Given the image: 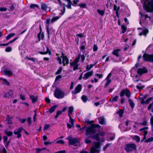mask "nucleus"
Wrapping results in <instances>:
<instances>
[{"label": "nucleus", "mask_w": 153, "mask_h": 153, "mask_svg": "<svg viewBox=\"0 0 153 153\" xmlns=\"http://www.w3.org/2000/svg\"><path fill=\"white\" fill-rule=\"evenodd\" d=\"M143 7L147 12H153V0H146L144 2Z\"/></svg>", "instance_id": "3"}, {"label": "nucleus", "mask_w": 153, "mask_h": 153, "mask_svg": "<svg viewBox=\"0 0 153 153\" xmlns=\"http://www.w3.org/2000/svg\"><path fill=\"white\" fill-rule=\"evenodd\" d=\"M46 24H47V32L48 35V37L49 38L50 33L49 32V30L48 29V25L51 23V20L50 19H48L46 21Z\"/></svg>", "instance_id": "23"}, {"label": "nucleus", "mask_w": 153, "mask_h": 153, "mask_svg": "<svg viewBox=\"0 0 153 153\" xmlns=\"http://www.w3.org/2000/svg\"><path fill=\"white\" fill-rule=\"evenodd\" d=\"M125 94L126 96L128 98H129L131 96V93L130 91L128 89L125 90H123L121 92L120 96L122 97L123 96L124 94Z\"/></svg>", "instance_id": "10"}, {"label": "nucleus", "mask_w": 153, "mask_h": 153, "mask_svg": "<svg viewBox=\"0 0 153 153\" xmlns=\"http://www.w3.org/2000/svg\"><path fill=\"white\" fill-rule=\"evenodd\" d=\"M132 138L133 139L135 140L137 143L139 142L140 140V137L137 135H135L132 137Z\"/></svg>", "instance_id": "27"}, {"label": "nucleus", "mask_w": 153, "mask_h": 153, "mask_svg": "<svg viewBox=\"0 0 153 153\" xmlns=\"http://www.w3.org/2000/svg\"><path fill=\"white\" fill-rule=\"evenodd\" d=\"M56 107V105H55L52 107L50 109L49 111V112L50 113L53 112L55 111V108Z\"/></svg>", "instance_id": "35"}, {"label": "nucleus", "mask_w": 153, "mask_h": 153, "mask_svg": "<svg viewBox=\"0 0 153 153\" xmlns=\"http://www.w3.org/2000/svg\"><path fill=\"white\" fill-rule=\"evenodd\" d=\"M57 60L59 62V64H61L62 63L64 66L69 63L68 59V58L64 55L63 53H62L60 56L57 57Z\"/></svg>", "instance_id": "5"}, {"label": "nucleus", "mask_w": 153, "mask_h": 153, "mask_svg": "<svg viewBox=\"0 0 153 153\" xmlns=\"http://www.w3.org/2000/svg\"><path fill=\"white\" fill-rule=\"evenodd\" d=\"M94 66V65L91 64L90 65H88L86 67L87 71H89Z\"/></svg>", "instance_id": "45"}, {"label": "nucleus", "mask_w": 153, "mask_h": 153, "mask_svg": "<svg viewBox=\"0 0 153 153\" xmlns=\"http://www.w3.org/2000/svg\"><path fill=\"white\" fill-rule=\"evenodd\" d=\"M143 57L145 61L153 62V54L150 55L145 53L143 55Z\"/></svg>", "instance_id": "9"}, {"label": "nucleus", "mask_w": 153, "mask_h": 153, "mask_svg": "<svg viewBox=\"0 0 153 153\" xmlns=\"http://www.w3.org/2000/svg\"><path fill=\"white\" fill-rule=\"evenodd\" d=\"M152 100V99L151 98H149L147 100H146V101L145 102V104H149L150 102V101Z\"/></svg>", "instance_id": "56"}, {"label": "nucleus", "mask_w": 153, "mask_h": 153, "mask_svg": "<svg viewBox=\"0 0 153 153\" xmlns=\"http://www.w3.org/2000/svg\"><path fill=\"white\" fill-rule=\"evenodd\" d=\"M74 108L72 106H70L68 108V117L71 116V114H72Z\"/></svg>", "instance_id": "24"}, {"label": "nucleus", "mask_w": 153, "mask_h": 153, "mask_svg": "<svg viewBox=\"0 0 153 153\" xmlns=\"http://www.w3.org/2000/svg\"><path fill=\"white\" fill-rule=\"evenodd\" d=\"M80 58H81L82 59V62H83V61L85 59V57L84 55H81L80 54H79L78 55V57H77L76 58H78V60L79 61V59Z\"/></svg>", "instance_id": "36"}, {"label": "nucleus", "mask_w": 153, "mask_h": 153, "mask_svg": "<svg viewBox=\"0 0 153 153\" xmlns=\"http://www.w3.org/2000/svg\"><path fill=\"white\" fill-rule=\"evenodd\" d=\"M152 109L151 111L153 112V101L152 103L150 104L148 108V109L150 111Z\"/></svg>", "instance_id": "41"}, {"label": "nucleus", "mask_w": 153, "mask_h": 153, "mask_svg": "<svg viewBox=\"0 0 153 153\" xmlns=\"http://www.w3.org/2000/svg\"><path fill=\"white\" fill-rule=\"evenodd\" d=\"M79 2V0H74L72 5L73 6H76L77 4Z\"/></svg>", "instance_id": "50"}, {"label": "nucleus", "mask_w": 153, "mask_h": 153, "mask_svg": "<svg viewBox=\"0 0 153 153\" xmlns=\"http://www.w3.org/2000/svg\"><path fill=\"white\" fill-rule=\"evenodd\" d=\"M63 13H62L61 16H56L53 18L51 20V23H53L55 21H57L61 17V16L63 15Z\"/></svg>", "instance_id": "26"}, {"label": "nucleus", "mask_w": 153, "mask_h": 153, "mask_svg": "<svg viewBox=\"0 0 153 153\" xmlns=\"http://www.w3.org/2000/svg\"><path fill=\"white\" fill-rule=\"evenodd\" d=\"M136 87L138 89L141 90L143 88H144L145 86L143 85L140 86V85H137L136 86Z\"/></svg>", "instance_id": "54"}, {"label": "nucleus", "mask_w": 153, "mask_h": 153, "mask_svg": "<svg viewBox=\"0 0 153 153\" xmlns=\"http://www.w3.org/2000/svg\"><path fill=\"white\" fill-rule=\"evenodd\" d=\"M54 95L57 98L60 99L63 98L65 94L63 90L57 88L55 90Z\"/></svg>", "instance_id": "4"}, {"label": "nucleus", "mask_w": 153, "mask_h": 153, "mask_svg": "<svg viewBox=\"0 0 153 153\" xmlns=\"http://www.w3.org/2000/svg\"><path fill=\"white\" fill-rule=\"evenodd\" d=\"M127 152H131L136 149V145L134 143H130L126 145L124 148Z\"/></svg>", "instance_id": "6"}, {"label": "nucleus", "mask_w": 153, "mask_h": 153, "mask_svg": "<svg viewBox=\"0 0 153 153\" xmlns=\"http://www.w3.org/2000/svg\"><path fill=\"white\" fill-rule=\"evenodd\" d=\"M45 149H46L45 148H43V149L37 148L36 149V153H39L41 151H42L43 150Z\"/></svg>", "instance_id": "49"}, {"label": "nucleus", "mask_w": 153, "mask_h": 153, "mask_svg": "<svg viewBox=\"0 0 153 153\" xmlns=\"http://www.w3.org/2000/svg\"><path fill=\"white\" fill-rule=\"evenodd\" d=\"M147 124V122L146 121H144L142 123H140V124L143 126H146Z\"/></svg>", "instance_id": "62"}, {"label": "nucleus", "mask_w": 153, "mask_h": 153, "mask_svg": "<svg viewBox=\"0 0 153 153\" xmlns=\"http://www.w3.org/2000/svg\"><path fill=\"white\" fill-rule=\"evenodd\" d=\"M62 71V68H60L56 72V74H60Z\"/></svg>", "instance_id": "63"}, {"label": "nucleus", "mask_w": 153, "mask_h": 153, "mask_svg": "<svg viewBox=\"0 0 153 153\" xmlns=\"http://www.w3.org/2000/svg\"><path fill=\"white\" fill-rule=\"evenodd\" d=\"M41 8L42 9L46 10L47 8V6L45 4H42L41 5Z\"/></svg>", "instance_id": "44"}, {"label": "nucleus", "mask_w": 153, "mask_h": 153, "mask_svg": "<svg viewBox=\"0 0 153 153\" xmlns=\"http://www.w3.org/2000/svg\"><path fill=\"white\" fill-rule=\"evenodd\" d=\"M8 94L9 97H12L13 96V91L12 90H10L8 92Z\"/></svg>", "instance_id": "42"}, {"label": "nucleus", "mask_w": 153, "mask_h": 153, "mask_svg": "<svg viewBox=\"0 0 153 153\" xmlns=\"http://www.w3.org/2000/svg\"><path fill=\"white\" fill-rule=\"evenodd\" d=\"M7 120L8 121V123L9 124H11L12 123V122L11 120L9 119V117L8 116L7 119Z\"/></svg>", "instance_id": "57"}, {"label": "nucleus", "mask_w": 153, "mask_h": 153, "mask_svg": "<svg viewBox=\"0 0 153 153\" xmlns=\"http://www.w3.org/2000/svg\"><path fill=\"white\" fill-rule=\"evenodd\" d=\"M138 29L139 30V36L144 35L146 36V34L149 33V30L146 28L144 27L142 28H138Z\"/></svg>", "instance_id": "8"}, {"label": "nucleus", "mask_w": 153, "mask_h": 153, "mask_svg": "<svg viewBox=\"0 0 153 153\" xmlns=\"http://www.w3.org/2000/svg\"><path fill=\"white\" fill-rule=\"evenodd\" d=\"M111 73H110L105 79L107 80V82L105 84V87H106L107 86H108L111 82V80L110 79V78L111 76Z\"/></svg>", "instance_id": "17"}, {"label": "nucleus", "mask_w": 153, "mask_h": 153, "mask_svg": "<svg viewBox=\"0 0 153 153\" xmlns=\"http://www.w3.org/2000/svg\"><path fill=\"white\" fill-rule=\"evenodd\" d=\"M69 141V144L75 146H79V143L78 139L76 138H72L71 136H68L67 138Z\"/></svg>", "instance_id": "7"}, {"label": "nucleus", "mask_w": 153, "mask_h": 153, "mask_svg": "<svg viewBox=\"0 0 153 153\" xmlns=\"http://www.w3.org/2000/svg\"><path fill=\"white\" fill-rule=\"evenodd\" d=\"M114 10L116 11V13L117 15L118 13V11L120 9V7H117L116 5H114Z\"/></svg>", "instance_id": "37"}, {"label": "nucleus", "mask_w": 153, "mask_h": 153, "mask_svg": "<svg viewBox=\"0 0 153 153\" xmlns=\"http://www.w3.org/2000/svg\"><path fill=\"white\" fill-rule=\"evenodd\" d=\"M79 6L82 8H85L86 7V4L85 3H82L79 4Z\"/></svg>", "instance_id": "51"}, {"label": "nucleus", "mask_w": 153, "mask_h": 153, "mask_svg": "<svg viewBox=\"0 0 153 153\" xmlns=\"http://www.w3.org/2000/svg\"><path fill=\"white\" fill-rule=\"evenodd\" d=\"M50 127V125L48 124H46L45 125L44 130H45L48 129Z\"/></svg>", "instance_id": "52"}, {"label": "nucleus", "mask_w": 153, "mask_h": 153, "mask_svg": "<svg viewBox=\"0 0 153 153\" xmlns=\"http://www.w3.org/2000/svg\"><path fill=\"white\" fill-rule=\"evenodd\" d=\"M93 73L92 71L88 72L85 74L83 77V79L85 80L87 79L89 77L91 76Z\"/></svg>", "instance_id": "15"}, {"label": "nucleus", "mask_w": 153, "mask_h": 153, "mask_svg": "<svg viewBox=\"0 0 153 153\" xmlns=\"http://www.w3.org/2000/svg\"><path fill=\"white\" fill-rule=\"evenodd\" d=\"M2 80L4 83L7 85H9L10 84L9 82L5 79H3L2 78H0V80Z\"/></svg>", "instance_id": "31"}, {"label": "nucleus", "mask_w": 153, "mask_h": 153, "mask_svg": "<svg viewBox=\"0 0 153 153\" xmlns=\"http://www.w3.org/2000/svg\"><path fill=\"white\" fill-rule=\"evenodd\" d=\"M121 28L122 29V33H124L126 31V27L123 25H122Z\"/></svg>", "instance_id": "48"}, {"label": "nucleus", "mask_w": 153, "mask_h": 153, "mask_svg": "<svg viewBox=\"0 0 153 153\" xmlns=\"http://www.w3.org/2000/svg\"><path fill=\"white\" fill-rule=\"evenodd\" d=\"M56 143H60L62 144L64 143V142L62 140H58L56 141Z\"/></svg>", "instance_id": "59"}, {"label": "nucleus", "mask_w": 153, "mask_h": 153, "mask_svg": "<svg viewBox=\"0 0 153 153\" xmlns=\"http://www.w3.org/2000/svg\"><path fill=\"white\" fill-rule=\"evenodd\" d=\"M3 139H4V143L5 145L6 148H7V146H8L9 142V141L7 142V141L8 140V138L6 136H4L3 137Z\"/></svg>", "instance_id": "25"}, {"label": "nucleus", "mask_w": 153, "mask_h": 153, "mask_svg": "<svg viewBox=\"0 0 153 153\" xmlns=\"http://www.w3.org/2000/svg\"><path fill=\"white\" fill-rule=\"evenodd\" d=\"M97 12L101 16H103L104 14L105 11L100 10V9H98L97 10Z\"/></svg>", "instance_id": "39"}, {"label": "nucleus", "mask_w": 153, "mask_h": 153, "mask_svg": "<svg viewBox=\"0 0 153 153\" xmlns=\"http://www.w3.org/2000/svg\"><path fill=\"white\" fill-rule=\"evenodd\" d=\"M81 99L83 102H86L88 100V99L86 96L84 95H82V96L81 97Z\"/></svg>", "instance_id": "38"}, {"label": "nucleus", "mask_w": 153, "mask_h": 153, "mask_svg": "<svg viewBox=\"0 0 153 153\" xmlns=\"http://www.w3.org/2000/svg\"><path fill=\"white\" fill-rule=\"evenodd\" d=\"M30 97L33 103L35 102L37 100L38 96L36 95H30Z\"/></svg>", "instance_id": "21"}, {"label": "nucleus", "mask_w": 153, "mask_h": 153, "mask_svg": "<svg viewBox=\"0 0 153 153\" xmlns=\"http://www.w3.org/2000/svg\"><path fill=\"white\" fill-rule=\"evenodd\" d=\"M47 51L45 52H41L39 51V53L41 54L44 55L48 53L49 55H51V52L50 50L49 49L48 47H46Z\"/></svg>", "instance_id": "22"}, {"label": "nucleus", "mask_w": 153, "mask_h": 153, "mask_svg": "<svg viewBox=\"0 0 153 153\" xmlns=\"http://www.w3.org/2000/svg\"><path fill=\"white\" fill-rule=\"evenodd\" d=\"M18 37H16L14 38L13 40L10 41L8 43L6 44H2V45H3L4 46L7 45L8 44L10 43H11L13 42H14L16 41L18 38Z\"/></svg>", "instance_id": "32"}, {"label": "nucleus", "mask_w": 153, "mask_h": 153, "mask_svg": "<svg viewBox=\"0 0 153 153\" xmlns=\"http://www.w3.org/2000/svg\"><path fill=\"white\" fill-rule=\"evenodd\" d=\"M108 138L109 140H113L114 138V134H109L108 136Z\"/></svg>", "instance_id": "40"}, {"label": "nucleus", "mask_w": 153, "mask_h": 153, "mask_svg": "<svg viewBox=\"0 0 153 153\" xmlns=\"http://www.w3.org/2000/svg\"><path fill=\"white\" fill-rule=\"evenodd\" d=\"M98 49L97 46L95 45H94L93 47V51H97Z\"/></svg>", "instance_id": "60"}, {"label": "nucleus", "mask_w": 153, "mask_h": 153, "mask_svg": "<svg viewBox=\"0 0 153 153\" xmlns=\"http://www.w3.org/2000/svg\"><path fill=\"white\" fill-rule=\"evenodd\" d=\"M111 145L110 144H106L103 148V150L104 151H105V149L108 147L109 146Z\"/></svg>", "instance_id": "58"}, {"label": "nucleus", "mask_w": 153, "mask_h": 153, "mask_svg": "<svg viewBox=\"0 0 153 153\" xmlns=\"http://www.w3.org/2000/svg\"><path fill=\"white\" fill-rule=\"evenodd\" d=\"M15 35V34L14 33H11L9 34L6 37L7 40H8L10 39L11 37H13Z\"/></svg>", "instance_id": "34"}, {"label": "nucleus", "mask_w": 153, "mask_h": 153, "mask_svg": "<svg viewBox=\"0 0 153 153\" xmlns=\"http://www.w3.org/2000/svg\"><path fill=\"white\" fill-rule=\"evenodd\" d=\"M70 118V122L71 123L72 126H73V127L74 126V120L71 117V116L69 117Z\"/></svg>", "instance_id": "43"}, {"label": "nucleus", "mask_w": 153, "mask_h": 153, "mask_svg": "<svg viewBox=\"0 0 153 153\" xmlns=\"http://www.w3.org/2000/svg\"><path fill=\"white\" fill-rule=\"evenodd\" d=\"M119 97L118 96H117L114 97L112 98H111L110 100V101L112 102H115L118 100Z\"/></svg>", "instance_id": "28"}, {"label": "nucleus", "mask_w": 153, "mask_h": 153, "mask_svg": "<svg viewBox=\"0 0 153 153\" xmlns=\"http://www.w3.org/2000/svg\"><path fill=\"white\" fill-rule=\"evenodd\" d=\"M3 72L4 75L8 76H11L13 74L11 71L7 69L4 70Z\"/></svg>", "instance_id": "20"}, {"label": "nucleus", "mask_w": 153, "mask_h": 153, "mask_svg": "<svg viewBox=\"0 0 153 153\" xmlns=\"http://www.w3.org/2000/svg\"><path fill=\"white\" fill-rule=\"evenodd\" d=\"M26 58L28 59L31 60L33 62H35L36 61V59L33 58H29L27 57Z\"/></svg>", "instance_id": "55"}, {"label": "nucleus", "mask_w": 153, "mask_h": 153, "mask_svg": "<svg viewBox=\"0 0 153 153\" xmlns=\"http://www.w3.org/2000/svg\"><path fill=\"white\" fill-rule=\"evenodd\" d=\"M123 113V110H119L117 112V113L119 114V116L120 117L122 116Z\"/></svg>", "instance_id": "47"}, {"label": "nucleus", "mask_w": 153, "mask_h": 153, "mask_svg": "<svg viewBox=\"0 0 153 153\" xmlns=\"http://www.w3.org/2000/svg\"><path fill=\"white\" fill-rule=\"evenodd\" d=\"M23 130V128L22 127H21L18 129L15 130L14 133L15 134H17V137L18 138H19L21 136V132Z\"/></svg>", "instance_id": "14"}, {"label": "nucleus", "mask_w": 153, "mask_h": 153, "mask_svg": "<svg viewBox=\"0 0 153 153\" xmlns=\"http://www.w3.org/2000/svg\"><path fill=\"white\" fill-rule=\"evenodd\" d=\"M148 72L147 69L145 67L139 68L138 69L137 73L138 74L141 76L143 74L146 73Z\"/></svg>", "instance_id": "13"}, {"label": "nucleus", "mask_w": 153, "mask_h": 153, "mask_svg": "<svg viewBox=\"0 0 153 153\" xmlns=\"http://www.w3.org/2000/svg\"><path fill=\"white\" fill-rule=\"evenodd\" d=\"M140 24L141 26L153 24V13L152 16H149L148 14L142 13L140 11Z\"/></svg>", "instance_id": "2"}, {"label": "nucleus", "mask_w": 153, "mask_h": 153, "mask_svg": "<svg viewBox=\"0 0 153 153\" xmlns=\"http://www.w3.org/2000/svg\"><path fill=\"white\" fill-rule=\"evenodd\" d=\"M98 120L99 123L101 124L102 125H106V120L104 117H100L98 119Z\"/></svg>", "instance_id": "16"}, {"label": "nucleus", "mask_w": 153, "mask_h": 153, "mask_svg": "<svg viewBox=\"0 0 153 153\" xmlns=\"http://www.w3.org/2000/svg\"><path fill=\"white\" fill-rule=\"evenodd\" d=\"M153 141V137H151L145 141L146 143H149Z\"/></svg>", "instance_id": "46"}, {"label": "nucleus", "mask_w": 153, "mask_h": 153, "mask_svg": "<svg viewBox=\"0 0 153 153\" xmlns=\"http://www.w3.org/2000/svg\"><path fill=\"white\" fill-rule=\"evenodd\" d=\"M5 134L8 136H10L13 134L12 132L8 131L7 130H5Z\"/></svg>", "instance_id": "33"}, {"label": "nucleus", "mask_w": 153, "mask_h": 153, "mask_svg": "<svg viewBox=\"0 0 153 153\" xmlns=\"http://www.w3.org/2000/svg\"><path fill=\"white\" fill-rule=\"evenodd\" d=\"M102 130V128L100 127L99 124H94L91 126L87 128L86 130V135L88 137H92L97 141V142H94L93 143V146H92L90 150L91 153H98L100 152L101 149L100 142L104 141L103 138H100V136L103 137L105 134V132H100L95 135L94 134L96 132H99Z\"/></svg>", "instance_id": "1"}, {"label": "nucleus", "mask_w": 153, "mask_h": 153, "mask_svg": "<svg viewBox=\"0 0 153 153\" xmlns=\"http://www.w3.org/2000/svg\"><path fill=\"white\" fill-rule=\"evenodd\" d=\"M82 85L78 84L75 88L74 90L72 91L71 93L73 94H76L79 93L82 90Z\"/></svg>", "instance_id": "11"}, {"label": "nucleus", "mask_w": 153, "mask_h": 153, "mask_svg": "<svg viewBox=\"0 0 153 153\" xmlns=\"http://www.w3.org/2000/svg\"><path fill=\"white\" fill-rule=\"evenodd\" d=\"M85 141L86 143H89L91 142V140L88 138H86Z\"/></svg>", "instance_id": "53"}, {"label": "nucleus", "mask_w": 153, "mask_h": 153, "mask_svg": "<svg viewBox=\"0 0 153 153\" xmlns=\"http://www.w3.org/2000/svg\"><path fill=\"white\" fill-rule=\"evenodd\" d=\"M150 114L151 117L150 119V124L151 126L152 130L153 132V115L152 116L151 113H150Z\"/></svg>", "instance_id": "29"}, {"label": "nucleus", "mask_w": 153, "mask_h": 153, "mask_svg": "<svg viewBox=\"0 0 153 153\" xmlns=\"http://www.w3.org/2000/svg\"><path fill=\"white\" fill-rule=\"evenodd\" d=\"M78 59V58H76L73 62L70 63L71 65L73 67L74 70L77 69L78 68V65L77 64L79 62Z\"/></svg>", "instance_id": "12"}, {"label": "nucleus", "mask_w": 153, "mask_h": 153, "mask_svg": "<svg viewBox=\"0 0 153 153\" xmlns=\"http://www.w3.org/2000/svg\"><path fill=\"white\" fill-rule=\"evenodd\" d=\"M121 51L120 49H117L114 50L112 52V54L117 57H119L120 56V53Z\"/></svg>", "instance_id": "19"}, {"label": "nucleus", "mask_w": 153, "mask_h": 153, "mask_svg": "<svg viewBox=\"0 0 153 153\" xmlns=\"http://www.w3.org/2000/svg\"><path fill=\"white\" fill-rule=\"evenodd\" d=\"M28 123L30 125L31 123V118L30 117H28L27 119Z\"/></svg>", "instance_id": "64"}, {"label": "nucleus", "mask_w": 153, "mask_h": 153, "mask_svg": "<svg viewBox=\"0 0 153 153\" xmlns=\"http://www.w3.org/2000/svg\"><path fill=\"white\" fill-rule=\"evenodd\" d=\"M148 129V127H144L143 128L140 129V131H143L144 133V139H145L146 138V136L148 133V131H146Z\"/></svg>", "instance_id": "18"}, {"label": "nucleus", "mask_w": 153, "mask_h": 153, "mask_svg": "<svg viewBox=\"0 0 153 153\" xmlns=\"http://www.w3.org/2000/svg\"><path fill=\"white\" fill-rule=\"evenodd\" d=\"M7 8L6 7H1L0 8V11H5L7 10Z\"/></svg>", "instance_id": "61"}, {"label": "nucleus", "mask_w": 153, "mask_h": 153, "mask_svg": "<svg viewBox=\"0 0 153 153\" xmlns=\"http://www.w3.org/2000/svg\"><path fill=\"white\" fill-rule=\"evenodd\" d=\"M128 102L131 107L133 108L134 107V104L133 101L131 99H129Z\"/></svg>", "instance_id": "30"}]
</instances>
